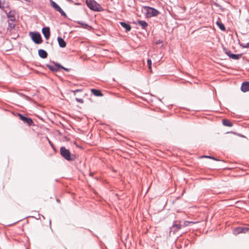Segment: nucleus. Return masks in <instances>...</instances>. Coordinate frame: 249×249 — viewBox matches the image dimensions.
<instances>
[{
  "label": "nucleus",
  "mask_w": 249,
  "mask_h": 249,
  "mask_svg": "<svg viewBox=\"0 0 249 249\" xmlns=\"http://www.w3.org/2000/svg\"><path fill=\"white\" fill-rule=\"evenodd\" d=\"M87 6L91 10L94 11H101L103 9L101 5L94 0H86Z\"/></svg>",
  "instance_id": "nucleus-1"
},
{
  "label": "nucleus",
  "mask_w": 249,
  "mask_h": 249,
  "mask_svg": "<svg viewBox=\"0 0 249 249\" xmlns=\"http://www.w3.org/2000/svg\"><path fill=\"white\" fill-rule=\"evenodd\" d=\"M63 158L69 162H73L76 159V156L69 149L63 147Z\"/></svg>",
  "instance_id": "nucleus-2"
},
{
  "label": "nucleus",
  "mask_w": 249,
  "mask_h": 249,
  "mask_svg": "<svg viewBox=\"0 0 249 249\" xmlns=\"http://www.w3.org/2000/svg\"><path fill=\"white\" fill-rule=\"evenodd\" d=\"M143 10L145 12L147 17L151 18L158 16L160 12L157 9L148 6H143Z\"/></svg>",
  "instance_id": "nucleus-3"
},
{
  "label": "nucleus",
  "mask_w": 249,
  "mask_h": 249,
  "mask_svg": "<svg viewBox=\"0 0 249 249\" xmlns=\"http://www.w3.org/2000/svg\"><path fill=\"white\" fill-rule=\"evenodd\" d=\"M46 66L53 72H58L62 69V66L61 65L54 62L47 64Z\"/></svg>",
  "instance_id": "nucleus-4"
},
{
  "label": "nucleus",
  "mask_w": 249,
  "mask_h": 249,
  "mask_svg": "<svg viewBox=\"0 0 249 249\" xmlns=\"http://www.w3.org/2000/svg\"><path fill=\"white\" fill-rule=\"evenodd\" d=\"M30 35L33 41L36 44H40L42 42V38L40 34L38 32H30Z\"/></svg>",
  "instance_id": "nucleus-5"
},
{
  "label": "nucleus",
  "mask_w": 249,
  "mask_h": 249,
  "mask_svg": "<svg viewBox=\"0 0 249 249\" xmlns=\"http://www.w3.org/2000/svg\"><path fill=\"white\" fill-rule=\"evenodd\" d=\"M5 13L7 15V17L9 19V21H12V22H15L16 20V15L17 14V13L14 10H11L9 12H6L5 11Z\"/></svg>",
  "instance_id": "nucleus-6"
},
{
  "label": "nucleus",
  "mask_w": 249,
  "mask_h": 249,
  "mask_svg": "<svg viewBox=\"0 0 249 249\" xmlns=\"http://www.w3.org/2000/svg\"><path fill=\"white\" fill-rule=\"evenodd\" d=\"M249 230V228L246 227H237L233 229V233L234 235L238 234L240 233H246Z\"/></svg>",
  "instance_id": "nucleus-7"
},
{
  "label": "nucleus",
  "mask_w": 249,
  "mask_h": 249,
  "mask_svg": "<svg viewBox=\"0 0 249 249\" xmlns=\"http://www.w3.org/2000/svg\"><path fill=\"white\" fill-rule=\"evenodd\" d=\"M18 116L21 121H22L24 123L27 124L29 126L33 124V121L31 118L24 116L21 114H18Z\"/></svg>",
  "instance_id": "nucleus-8"
},
{
  "label": "nucleus",
  "mask_w": 249,
  "mask_h": 249,
  "mask_svg": "<svg viewBox=\"0 0 249 249\" xmlns=\"http://www.w3.org/2000/svg\"><path fill=\"white\" fill-rule=\"evenodd\" d=\"M42 32L46 39H48L50 36V31L49 27H44L42 29Z\"/></svg>",
  "instance_id": "nucleus-9"
},
{
  "label": "nucleus",
  "mask_w": 249,
  "mask_h": 249,
  "mask_svg": "<svg viewBox=\"0 0 249 249\" xmlns=\"http://www.w3.org/2000/svg\"><path fill=\"white\" fill-rule=\"evenodd\" d=\"M134 23L139 24L141 26L143 30L146 29L148 25V23L144 20H138L136 22H134Z\"/></svg>",
  "instance_id": "nucleus-10"
},
{
  "label": "nucleus",
  "mask_w": 249,
  "mask_h": 249,
  "mask_svg": "<svg viewBox=\"0 0 249 249\" xmlns=\"http://www.w3.org/2000/svg\"><path fill=\"white\" fill-rule=\"evenodd\" d=\"M241 89L244 92L249 91V82H243L242 84Z\"/></svg>",
  "instance_id": "nucleus-11"
},
{
  "label": "nucleus",
  "mask_w": 249,
  "mask_h": 249,
  "mask_svg": "<svg viewBox=\"0 0 249 249\" xmlns=\"http://www.w3.org/2000/svg\"><path fill=\"white\" fill-rule=\"evenodd\" d=\"M51 4L56 11L59 12L62 15V9L55 2L51 0Z\"/></svg>",
  "instance_id": "nucleus-12"
},
{
  "label": "nucleus",
  "mask_w": 249,
  "mask_h": 249,
  "mask_svg": "<svg viewBox=\"0 0 249 249\" xmlns=\"http://www.w3.org/2000/svg\"><path fill=\"white\" fill-rule=\"evenodd\" d=\"M120 24L123 28H124L125 29V31L126 32H129L131 30V27L129 24L124 22H120Z\"/></svg>",
  "instance_id": "nucleus-13"
},
{
  "label": "nucleus",
  "mask_w": 249,
  "mask_h": 249,
  "mask_svg": "<svg viewBox=\"0 0 249 249\" xmlns=\"http://www.w3.org/2000/svg\"><path fill=\"white\" fill-rule=\"evenodd\" d=\"M181 228H182V225L180 224V222H178H178H176L172 227V229H175L174 230L175 232L181 229Z\"/></svg>",
  "instance_id": "nucleus-14"
},
{
  "label": "nucleus",
  "mask_w": 249,
  "mask_h": 249,
  "mask_svg": "<svg viewBox=\"0 0 249 249\" xmlns=\"http://www.w3.org/2000/svg\"><path fill=\"white\" fill-rule=\"evenodd\" d=\"M38 55L42 58H46L48 56V53L45 50L39 49L38 50Z\"/></svg>",
  "instance_id": "nucleus-15"
},
{
  "label": "nucleus",
  "mask_w": 249,
  "mask_h": 249,
  "mask_svg": "<svg viewBox=\"0 0 249 249\" xmlns=\"http://www.w3.org/2000/svg\"><path fill=\"white\" fill-rule=\"evenodd\" d=\"M91 92L95 96L98 97L103 96L102 92L99 89H91Z\"/></svg>",
  "instance_id": "nucleus-16"
},
{
  "label": "nucleus",
  "mask_w": 249,
  "mask_h": 249,
  "mask_svg": "<svg viewBox=\"0 0 249 249\" xmlns=\"http://www.w3.org/2000/svg\"><path fill=\"white\" fill-rule=\"evenodd\" d=\"M78 23L81 25L83 28L86 29L88 30H91L92 29L91 26L82 21H78Z\"/></svg>",
  "instance_id": "nucleus-17"
},
{
  "label": "nucleus",
  "mask_w": 249,
  "mask_h": 249,
  "mask_svg": "<svg viewBox=\"0 0 249 249\" xmlns=\"http://www.w3.org/2000/svg\"><path fill=\"white\" fill-rule=\"evenodd\" d=\"M216 24L218 26V27L219 28V29L221 31H226V28H225L224 25L222 22H220L219 21H217L216 22Z\"/></svg>",
  "instance_id": "nucleus-18"
},
{
  "label": "nucleus",
  "mask_w": 249,
  "mask_h": 249,
  "mask_svg": "<svg viewBox=\"0 0 249 249\" xmlns=\"http://www.w3.org/2000/svg\"><path fill=\"white\" fill-rule=\"evenodd\" d=\"M242 56V54H233L231 55L230 58L234 60H238Z\"/></svg>",
  "instance_id": "nucleus-19"
},
{
  "label": "nucleus",
  "mask_w": 249,
  "mask_h": 249,
  "mask_svg": "<svg viewBox=\"0 0 249 249\" xmlns=\"http://www.w3.org/2000/svg\"><path fill=\"white\" fill-rule=\"evenodd\" d=\"M222 122H223V125H224L225 126H231L232 125V123L228 120L223 119Z\"/></svg>",
  "instance_id": "nucleus-20"
},
{
  "label": "nucleus",
  "mask_w": 249,
  "mask_h": 249,
  "mask_svg": "<svg viewBox=\"0 0 249 249\" xmlns=\"http://www.w3.org/2000/svg\"><path fill=\"white\" fill-rule=\"evenodd\" d=\"M223 50L224 53L230 58L231 55L232 54L231 52L224 47H223Z\"/></svg>",
  "instance_id": "nucleus-21"
},
{
  "label": "nucleus",
  "mask_w": 249,
  "mask_h": 249,
  "mask_svg": "<svg viewBox=\"0 0 249 249\" xmlns=\"http://www.w3.org/2000/svg\"><path fill=\"white\" fill-rule=\"evenodd\" d=\"M15 23H13V22H10L9 21L8 22V29H10V30H12L13 29L15 28Z\"/></svg>",
  "instance_id": "nucleus-22"
},
{
  "label": "nucleus",
  "mask_w": 249,
  "mask_h": 249,
  "mask_svg": "<svg viewBox=\"0 0 249 249\" xmlns=\"http://www.w3.org/2000/svg\"><path fill=\"white\" fill-rule=\"evenodd\" d=\"M201 158H206L211 159L214 160H216V161H218L219 160H217L215 158H214L213 157H212L211 156H203L201 157Z\"/></svg>",
  "instance_id": "nucleus-23"
},
{
  "label": "nucleus",
  "mask_w": 249,
  "mask_h": 249,
  "mask_svg": "<svg viewBox=\"0 0 249 249\" xmlns=\"http://www.w3.org/2000/svg\"><path fill=\"white\" fill-rule=\"evenodd\" d=\"M57 40L60 47H62V38H61L60 36H58L57 38Z\"/></svg>",
  "instance_id": "nucleus-24"
},
{
  "label": "nucleus",
  "mask_w": 249,
  "mask_h": 249,
  "mask_svg": "<svg viewBox=\"0 0 249 249\" xmlns=\"http://www.w3.org/2000/svg\"><path fill=\"white\" fill-rule=\"evenodd\" d=\"M147 62L148 69H151L152 67V61L150 59H148Z\"/></svg>",
  "instance_id": "nucleus-25"
},
{
  "label": "nucleus",
  "mask_w": 249,
  "mask_h": 249,
  "mask_svg": "<svg viewBox=\"0 0 249 249\" xmlns=\"http://www.w3.org/2000/svg\"><path fill=\"white\" fill-rule=\"evenodd\" d=\"M75 100L77 102H79V103H83L84 102V100L82 98H75Z\"/></svg>",
  "instance_id": "nucleus-26"
},
{
  "label": "nucleus",
  "mask_w": 249,
  "mask_h": 249,
  "mask_svg": "<svg viewBox=\"0 0 249 249\" xmlns=\"http://www.w3.org/2000/svg\"><path fill=\"white\" fill-rule=\"evenodd\" d=\"M241 47L244 48H249V42L246 44L245 45H240Z\"/></svg>",
  "instance_id": "nucleus-27"
},
{
  "label": "nucleus",
  "mask_w": 249,
  "mask_h": 249,
  "mask_svg": "<svg viewBox=\"0 0 249 249\" xmlns=\"http://www.w3.org/2000/svg\"><path fill=\"white\" fill-rule=\"evenodd\" d=\"M189 225V221H184L183 224L182 225V227L187 226Z\"/></svg>",
  "instance_id": "nucleus-28"
},
{
  "label": "nucleus",
  "mask_w": 249,
  "mask_h": 249,
  "mask_svg": "<svg viewBox=\"0 0 249 249\" xmlns=\"http://www.w3.org/2000/svg\"><path fill=\"white\" fill-rule=\"evenodd\" d=\"M47 139H48L49 142L50 144L51 145V146H52V147L53 148V149L55 150L53 143L49 140V139L48 138Z\"/></svg>",
  "instance_id": "nucleus-29"
},
{
  "label": "nucleus",
  "mask_w": 249,
  "mask_h": 249,
  "mask_svg": "<svg viewBox=\"0 0 249 249\" xmlns=\"http://www.w3.org/2000/svg\"><path fill=\"white\" fill-rule=\"evenodd\" d=\"M79 91H81V89H76V90L72 91V92H73L74 95H75L76 92H79Z\"/></svg>",
  "instance_id": "nucleus-30"
},
{
  "label": "nucleus",
  "mask_w": 249,
  "mask_h": 249,
  "mask_svg": "<svg viewBox=\"0 0 249 249\" xmlns=\"http://www.w3.org/2000/svg\"><path fill=\"white\" fill-rule=\"evenodd\" d=\"M0 8L2 9V10H3L4 9V7L2 5V3L0 0Z\"/></svg>",
  "instance_id": "nucleus-31"
},
{
  "label": "nucleus",
  "mask_w": 249,
  "mask_h": 249,
  "mask_svg": "<svg viewBox=\"0 0 249 249\" xmlns=\"http://www.w3.org/2000/svg\"><path fill=\"white\" fill-rule=\"evenodd\" d=\"M162 43V41H161V40H157V42H156V44H160V43Z\"/></svg>",
  "instance_id": "nucleus-32"
},
{
  "label": "nucleus",
  "mask_w": 249,
  "mask_h": 249,
  "mask_svg": "<svg viewBox=\"0 0 249 249\" xmlns=\"http://www.w3.org/2000/svg\"><path fill=\"white\" fill-rule=\"evenodd\" d=\"M63 70L65 71H69L70 70L68 68H66L63 67Z\"/></svg>",
  "instance_id": "nucleus-33"
},
{
  "label": "nucleus",
  "mask_w": 249,
  "mask_h": 249,
  "mask_svg": "<svg viewBox=\"0 0 249 249\" xmlns=\"http://www.w3.org/2000/svg\"><path fill=\"white\" fill-rule=\"evenodd\" d=\"M60 153L62 156V146L60 148Z\"/></svg>",
  "instance_id": "nucleus-34"
},
{
  "label": "nucleus",
  "mask_w": 249,
  "mask_h": 249,
  "mask_svg": "<svg viewBox=\"0 0 249 249\" xmlns=\"http://www.w3.org/2000/svg\"><path fill=\"white\" fill-rule=\"evenodd\" d=\"M66 46V42L63 40V48L65 47Z\"/></svg>",
  "instance_id": "nucleus-35"
},
{
  "label": "nucleus",
  "mask_w": 249,
  "mask_h": 249,
  "mask_svg": "<svg viewBox=\"0 0 249 249\" xmlns=\"http://www.w3.org/2000/svg\"><path fill=\"white\" fill-rule=\"evenodd\" d=\"M63 141H64L65 140H66V141L68 140V138L66 137H63Z\"/></svg>",
  "instance_id": "nucleus-36"
},
{
  "label": "nucleus",
  "mask_w": 249,
  "mask_h": 249,
  "mask_svg": "<svg viewBox=\"0 0 249 249\" xmlns=\"http://www.w3.org/2000/svg\"><path fill=\"white\" fill-rule=\"evenodd\" d=\"M189 224H196V223H197V222H193V221H189Z\"/></svg>",
  "instance_id": "nucleus-37"
},
{
  "label": "nucleus",
  "mask_w": 249,
  "mask_h": 249,
  "mask_svg": "<svg viewBox=\"0 0 249 249\" xmlns=\"http://www.w3.org/2000/svg\"><path fill=\"white\" fill-rule=\"evenodd\" d=\"M217 7H219V8L222 10V11H224V9H222V8H221V6L220 5L217 4Z\"/></svg>",
  "instance_id": "nucleus-38"
},
{
  "label": "nucleus",
  "mask_w": 249,
  "mask_h": 249,
  "mask_svg": "<svg viewBox=\"0 0 249 249\" xmlns=\"http://www.w3.org/2000/svg\"><path fill=\"white\" fill-rule=\"evenodd\" d=\"M93 172H90L89 174V175L90 176H92L93 175Z\"/></svg>",
  "instance_id": "nucleus-39"
},
{
  "label": "nucleus",
  "mask_w": 249,
  "mask_h": 249,
  "mask_svg": "<svg viewBox=\"0 0 249 249\" xmlns=\"http://www.w3.org/2000/svg\"><path fill=\"white\" fill-rule=\"evenodd\" d=\"M63 17H66V14L64 11H63Z\"/></svg>",
  "instance_id": "nucleus-40"
}]
</instances>
